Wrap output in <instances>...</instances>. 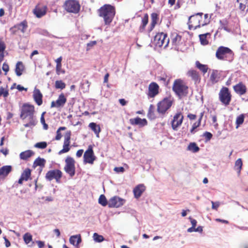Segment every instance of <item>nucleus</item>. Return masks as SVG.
<instances>
[{
    "instance_id": "obj_1",
    "label": "nucleus",
    "mask_w": 248,
    "mask_h": 248,
    "mask_svg": "<svg viewBox=\"0 0 248 248\" xmlns=\"http://www.w3.org/2000/svg\"><path fill=\"white\" fill-rule=\"evenodd\" d=\"M98 16L103 18L106 25H109L112 21L115 15V7L110 4H105L98 10Z\"/></svg>"
},
{
    "instance_id": "obj_2",
    "label": "nucleus",
    "mask_w": 248,
    "mask_h": 248,
    "mask_svg": "<svg viewBox=\"0 0 248 248\" xmlns=\"http://www.w3.org/2000/svg\"><path fill=\"white\" fill-rule=\"evenodd\" d=\"M234 53L229 47L223 46H219L217 50L216 56L220 60L232 62L233 59Z\"/></svg>"
},
{
    "instance_id": "obj_3",
    "label": "nucleus",
    "mask_w": 248,
    "mask_h": 248,
    "mask_svg": "<svg viewBox=\"0 0 248 248\" xmlns=\"http://www.w3.org/2000/svg\"><path fill=\"white\" fill-rule=\"evenodd\" d=\"M173 99L171 97H165L157 104V111L158 114L164 117L167 112L171 107Z\"/></svg>"
},
{
    "instance_id": "obj_4",
    "label": "nucleus",
    "mask_w": 248,
    "mask_h": 248,
    "mask_svg": "<svg viewBox=\"0 0 248 248\" xmlns=\"http://www.w3.org/2000/svg\"><path fill=\"white\" fill-rule=\"evenodd\" d=\"M172 90L180 97L186 96L188 93V87L184 85L180 79L175 80L173 85Z\"/></svg>"
},
{
    "instance_id": "obj_5",
    "label": "nucleus",
    "mask_w": 248,
    "mask_h": 248,
    "mask_svg": "<svg viewBox=\"0 0 248 248\" xmlns=\"http://www.w3.org/2000/svg\"><path fill=\"white\" fill-rule=\"evenodd\" d=\"M218 96L219 99L222 104L226 106L230 104L232 95L228 88L222 87L219 91Z\"/></svg>"
},
{
    "instance_id": "obj_6",
    "label": "nucleus",
    "mask_w": 248,
    "mask_h": 248,
    "mask_svg": "<svg viewBox=\"0 0 248 248\" xmlns=\"http://www.w3.org/2000/svg\"><path fill=\"white\" fill-rule=\"evenodd\" d=\"M154 43L156 46L166 47L169 43V39L167 38V34L163 32L158 33L154 37Z\"/></svg>"
},
{
    "instance_id": "obj_7",
    "label": "nucleus",
    "mask_w": 248,
    "mask_h": 248,
    "mask_svg": "<svg viewBox=\"0 0 248 248\" xmlns=\"http://www.w3.org/2000/svg\"><path fill=\"white\" fill-rule=\"evenodd\" d=\"M202 13H198L189 17L188 23L189 29H191L193 27L194 28V29H196L202 26L201 23L202 22Z\"/></svg>"
},
{
    "instance_id": "obj_8",
    "label": "nucleus",
    "mask_w": 248,
    "mask_h": 248,
    "mask_svg": "<svg viewBox=\"0 0 248 248\" xmlns=\"http://www.w3.org/2000/svg\"><path fill=\"white\" fill-rule=\"evenodd\" d=\"M34 111L33 106L24 104L21 108L20 118L25 120L28 117L34 115Z\"/></svg>"
},
{
    "instance_id": "obj_9",
    "label": "nucleus",
    "mask_w": 248,
    "mask_h": 248,
    "mask_svg": "<svg viewBox=\"0 0 248 248\" xmlns=\"http://www.w3.org/2000/svg\"><path fill=\"white\" fill-rule=\"evenodd\" d=\"M65 9L69 13H78L80 10V4L76 0H68L64 3Z\"/></svg>"
},
{
    "instance_id": "obj_10",
    "label": "nucleus",
    "mask_w": 248,
    "mask_h": 248,
    "mask_svg": "<svg viewBox=\"0 0 248 248\" xmlns=\"http://www.w3.org/2000/svg\"><path fill=\"white\" fill-rule=\"evenodd\" d=\"M65 162V165L64 168L65 171L71 177L74 176L75 174V161L74 159L70 156H67Z\"/></svg>"
},
{
    "instance_id": "obj_11",
    "label": "nucleus",
    "mask_w": 248,
    "mask_h": 248,
    "mask_svg": "<svg viewBox=\"0 0 248 248\" xmlns=\"http://www.w3.org/2000/svg\"><path fill=\"white\" fill-rule=\"evenodd\" d=\"M62 176V172L59 170H49L46 174L45 178L48 181H51L53 179H55L57 182H58Z\"/></svg>"
},
{
    "instance_id": "obj_12",
    "label": "nucleus",
    "mask_w": 248,
    "mask_h": 248,
    "mask_svg": "<svg viewBox=\"0 0 248 248\" xmlns=\"http://www.w3.org/2000/svg\"><path fill=\"white\" fill-rule=\"evenodd\" d=\"M184 116L181 112H178L175 114L171 121V126L173 130L176 131L178 128L182 124Z\"/></svg>"
},
{
    "instance_id": "obj_13",
    "label": "nucleus",
    "mask_w": 248,
    "mask_h": 248,
    "mask_svg": "<svg viewBox=\"0 0 248 248\" xmlns=\"http://www.w3.org/2000/svg\"><path fill=\"white\" fill-rule=\"evenodd\" d=\"M124 202L125 200L124 199L118 196H114L109 200L108 206L110 208H118L124 205Z\"/></svg>"
},
{
    "instance_id": "obj_14",
    "label": "nucleus",
    "mask_w": 248,
    "mask_h": 248,
    "mask_svg": "<svg viewBox=\"0 0 248 248\" xmlns=\"http://www.w3.org/2000/svg\"><path fill=\"white\" fill-rule=\"evenodd\" d=\"M66 98L63 93L59 95L58 98L56 101H52L51 103V108H60L62 107L66 102Z\"/></svg>"
},
{
    "instance_id": "obj_15",
    "label": "nucleus",
    "mask_w": 248,
    "mask_h": 248,
    "mask_svg": "<svg viewBox=\"0 0 248 248\" xmlns=\"http://www.w3.org/2000/svg\"><path fill=\"white\" fill-rule=\"evenodd\" d=\"M159 86L155 82H152L149 86L148 96L153 98L158 94Z\"/></svg>"
},
{
    "instance_id": "obj_16",
    "label": "nucleus",
    "mask_w": 248,
    "mask_h": 248,
    "mask_svg": "<svg viewBox=\"0 0 248 248\" xmlns=\"http://www.w3.org/2000/svg\"><path fill=\"white\" fill-rule=\"evenodd\" d=\"M84 162L85 163H90L93 164L95 159L93 155V152L92 148H89L84 153Z\"/></svg>"
},
{
    "instance_id": "obj_17",
    "label": "nucleus",
    "mask_w": 248,
    "mask_h": 248,
    "mask_svg": "<svg viewBox=\"0 0 248 248\" xmlns=\"http://www.w3.org/2000/svg\"><path fill=\"white\" fill-rule=\"evenodd\" d=\"M12 167L10 165L4 166L0 168V181L3 180L12 171Z\"/></svg>"
},
{
    "instance_id": "obj_18",
    "label": "nucleus",
    "mask_w": 248,
    "mask_h": 248,
    "mask_svg": "<svg viewBox=\"0 0 248 248\" xmlns=\"http://www.w3.org/2000/svg\"><path fill=\"white\" fill-rule=\"evenodd\" d=\"M129 122L133 125H139L140 127H143L147 124V121L145 119H141L137 117L134 119H130Z\"/></svg>"
},
{
    "instance_id": "obj_19",
    "label": "nucleus",
    "mask_w": 248,
    "mask_h": 248,
    "mask_svg": "<svg viewBox=\"0 0 248 248\" xmlns=\"http://www.w3.org/2000/svg\"><path fill=\"white\" fill-rule=\"evenodd\" d=\"M145 190V186L143 184H139L137 186L133 189L135 198L139 199Z\"/></svg>"
},
{
    "instance_id": "obj_20",
    "label": "nucleus",
    "mask_w": 248,
    "mask_h": 248,
    "mask_svg": "<svg viewBox=\"0 0 248 248\" xmlns=\"http://www.w3.org/2000/svg\"><path fill=\"white\" fill-rule=\"evenodd\" d=\"M27 27V22L24 21L20 24L15 25L13 27L10 29V31L14 33L16 31L15 29H17L20 30L23 33H24L26 31Z\"/></svg>"
},
{
    "instance_id": "obj_21",
    "label": "nucleus",
    "mask_w": 248,
    "mask_h": 248,
    "mask_svg": "<svg viewBox=\"0 0 248 248\" xmlns=\"http://www.w3.org/2000/svg\"><path fill=\"white\" fill-rule=\"evenodd\" d=\"M233 89L234 91L240 95H243L245 94L247 91L246 87L242 82H240L238 84L233 86Z\"/></svg>"
},
{
    "instance_id": "obj_22",
    "label": "nucleus",
    "mask_w": 248,
    "mask_h": 248,
    "mask_svg": "<svg viewBox=\"0 0 248 248\" xmlns=\"http://www.w3.org/2000/svg\"><path fill=\"white\" fill-rule=\"evenodd\" d=\"M33 98L36 104L38 106L42 104V94L38 89H35L33 92Z\"/></svg>"
},
{
    "instance_id": "obj_23",
    "label": "nucleus",
    "mask_w": 248,
    "mask_h": 248,
    "mask_svg": "<svg viewBox=\"0 0 248 248\" xmlns=\"http://www.w3.org/2000/svg\"><path fill=\"white\" fill-rule=\"evenodd\" d=\"M69 242L71 244L74 246L78 247L80 243L81 242L80 234H77L71 236L69 238Z\"/></svg>"
},
{
    "instance_id": "obj_24",
    "label": "nucleus",
    "mask_w": 248,
    "mask_h": 248,
    "mask_svg": "<svg viewBox=\"0 0 248 248\" xmlns=\"http://www.w3.org/2000/svg\"><path fill=\"white\" fill-rule=\"evenodd\" d=\"M27 119L28 120V122L24 124V126L25 127L32 128L35 126L38 123V121L35 115L29 117Z\"/></svg>"
},
{
    "instance_id": "obj_25",
    "label": "nucleus",
    "mask_w": 248,
    "mask_h": 248,
    "mask_svg": "<svg viewBox=\"0 0 248 248\" xmlns=\"http://www.w3.org/2000/svg\"><path fill=\"white\" fill-rule=\"evenodd\" d=\"M34 154V153L30 150H26L21 152L19 155V157L21 159L26 160Z\"/></svg>"
},
{
    "instance_id": "obj_26",
    "label": "nucleus",
    "mask_w": 248,
    "mask_h": 248,
    "mask_svg": "<svg viewBox=\"0 0 248 248\" xmlns=\"http://www.w3.org/2000/svg\"><path fill=\"white\" fill-rule=\"evenodd\" d=\"M24 70V66L21 62H18L16 65L15 72L16 75L19 77L22 74L23 71Z\"/></svg>"
},
{
    "instance_id": "obj_27",
    "label": "nucleus",
    "mask_w": 248,
    "mask_h": 248,
    "mask_svg": "<svg viewBox=\"0 0 248 248\" xmlns=\"http://www.w3.org/2000/svg\"><path fill=\"white\" fill-rule=\"evenodd\" d=\"M158 19V15L156 13H153L151 14V23L150 24V29L149 30V31H151L155 26L157 23V21Z\"/></svg>"
},
{
    "instance_id": "obj_28",
    "label": "nucleus",
    "mask_w": 248,
    "mask_h": 248,
    "mask_svg": "<svg viewBox=\"0 0 248 248\" xmlns=\"http://www.w3.org/2000/svg\"><path fill=\"white\" fill-rule=\"evenodd\" d=\"M89 127L94 132L96 136L99 137V134L101 131L100 126L96 123L92 122L89 124Z\"/></svg>"
},
{
    "instance_id": "obj_29",
    "label": "nucleus",
    "mask_w": 248,
    "mask_h": 248,
    "mask_svg": "<svg viewBox=\"0 0 248 248\" xmlns=\"http://www.w3.org/2000/svg\"><path fill=\"white\" fill-rule=\"evenodd\" d=\"M181 36L180 35L174 33L171 36V42L173 45L177 46L179 45L181 41Z\"/></svg>"
},
{
    "instance_id": "obj_30",
    "label": "nucleus",
    "mask_w": 248,
    "mask_h": 248,
    "mask_svg": "<svg viewBox=\"0 0 248 248\" xmlns=\"http://www.w3.org/2000/svg\"><path fill=\"white\" fill-rule=\"evenodd\" d=\"M46 161L45 159L42 158L40 157L37 158L33 162V167L35 168L37 166L41 167H44Z\"/></svg>"
},
{
    "instance_id": "obj_31",
    "label": "nucleus",
    "mask_w": 248,
    "mask_h": 248,
    "mask_svg": "<svg viewBox=\"0 0 248 248\" xmlns=\"http://www.w3.org/2000/svg\"><path fill=\"white\" fill-rule=\"evenodd\" d=\"M220 78L219 74L217 70H213L210 76V79L212 83H216Z\"/></svg>"
},
{
    "instance_id": "obj_32",
    "label": "nucleus",
    "mask_w": 248,
    "mask_h": 248,
    "mask_svg": "<svg viewBox=\"0 0 248 248\" xmlns=\"http://www.w3.org/2000/svg\"><path fill=\"white\" fill-rule=\"evenodd\" d=\"M33 13L38 18H40L46 15V11L45 9L36 7L33 10Z\"/></svg>"
},
{
    "instance_id": "obj_33",
    "label": "nucleus",
    "mask_w": 248,
    "mask_h": 248,
    "mask_svg": "<svg viewBox=\"0 0 248 248\" xmlns=\"http://www.w3.org/2000/svg\"><path fill=\"white\" fill-rule=\"evenodd\" d=\"M148 22V16L147 14H145L141 20V24L139 28V31L142 32L145 29L146 26Z\"/></svg>"
},
{
    "instance_id": "obj_34",
    "label": "nucleus",
    "mask_w": 248,
    "mask_h": 248,
    "mask_svg": "<svg viewBox=\"0 0 248 248\" xmlns=\"http://www.w3.org/2000/svg\"><path fill=\"white\" fill-rule=\"evenodd\" d=\"M187 75L190 77L193 80L197 81L199 79V76L198 72L195 70H190L187 72Z\"/></svg>"
},
{
    "instance_id": "obj_35",
    "label": "nucleus",
    "mask_w": 248,
    "mask_h": 248,
    "mask_svg": "<svg viewBox=\"0 0 248 248\" xmlns=\"http://www.w3.org/2000/svg\"><path fill=\"white\" fill-rule=\"evenodd\" d=\"M154 111H155L154 106L152 104L150 105L149 108L148 114H147V116H148V117L149 119L153 120V119H155L156 118V117L155 115Z\"/></svg>"
},
{
    "instance_id": "obj_36",
    "label": "nucleus",
    "mask_w": 248,
    "mask_h": 248,
    "mask_svg": "<svg viewBox=\"0 0 248 248\" xmlns=\"http://www.w3.org/2000/svg\"><path fill=\"white\" fill-rule=\"evenodd\" d=\"M187 150L193 153H197L200 150V148L197 146L196 143L191 142L187 146Z\"/></svg>"
},
{
    "instance_id": "obj_37",
    "label": "nucleus",
    "mask_w": 248,
    "mask_h": 248,
    "mask_svg": "<svg viewBox=\"0 0 248 248\" xmlns=\"http://www.w3.org/2000/svg\"><path fill=\"white\" fill-rule=\"evenodd\" d=\"M196 66L199 70L202 72L203 74H205L207 72L208 67L206 65L202 64L199 61H196Z\"/></svg>"
},
{
    "instance_id": "obj_38",
    "label": "nucleus",
    "mask_w": 248,
    "mask_h": 248,
    "mask_svg": "<svg viewBox=\"0 0 248 248\" xmlns=\"http://www.w3.org/2000/svg\"><path fill=\"white\" fill-rule=\"evenodd\" d=\"M202 116H203V113H201L200 117L198 121L195 122L193 124L192 128L190 130L191 133L194 134L195 133V129H196L198 127H199L200 125Z\"/></svg>"
},
{
    "instance_id": "obj_39",
    "label": "nucleus",
    "mask_w": 248,
    "mask_h": 248,
    "mask_svg": "<svg viewBox=\"0 0 248 248\" xmlns=\"http://www.w3.org/2000/svg\"><path fill=\"white\" fill-rule=\"evenodd\" d=\"M209 35L210 34L209 33L199 35V38L202 45H206L208 44V41L207 40L206 37L207 35Z\"/></svg>"
},
{
    "instance_id": "obj_40",
    "label": "nucleus",
    "mask_w": 248,
    "mask_h": 248,
    "mask_svg": "<svg viewBox=\"0 0 248 248\" xmlns=\"http://www.w3.org/2000/svg\"><path fill=\"white\" fill-rule=\"evenodd\" d=\"M31 172L29 169H25L21 174V176L24 179V181H28L31 176Z\"/></svg>"
},
{
    "instance_id": "obj_41",
    "label": "nucleus",
    "mask_w": 248,
    "mask_h": 248,
    "mask_svg": "<svg viewBox=\"0 0 248 248\" xmlns=\"http://www.w3.org/2000/svg\"><path fill=\"white\" fill-rule=\"evenodd\" d=\"M98 202L103 206H105L108 204V202L104 195L102 194L100 196L98 199Z\"/></svg>"
},
{
    "instance_id": "obj_42",
    "label": "nucleus",
    "mask_w": 248,
    "mask_h": 248,
    "mask_svg": "<svg viewBox=\"0 0 248 248\" xmlns=\"http://www.w3.org/2000/svg\"><path fill=\"white\" fill-rule=\"evenodd\" d=\"M66 84L62 80H56L55 83V87L56 89H60L62 90L65 88Z\"/></svg>"
},
{
    "instance_id": "obj_43",
    "label": "nucleus",
    "mask_w": 248,
    "mask_h": 248,
    "mask_svg": "<svg viewBox=\"0 0 248 248\" xmlns=\"http://www.w3.org/2000/svg\"><path fill=\"white\" fill-rule=\"evenodd\" d=\"M70 143L68 142H63V148L62 150H60L59 152V154L61 155L65 153L68 152L70 150Z\"/></svg>"
},
{
    "instance_id": "obj_44",
    "label": "nucleus",
    "mask_w": 248,
    "mask_h": 248,
    "mask_svg": "<svg viewBox=\"0 0 248 248\" xmlns=\"http://www.w3.org/2000/svg\"><path fill=\"white\" fill-rule=\"evenodd\" d=\"M244 114H241L239 116H238L236 118V128H237L240 125L242 124L244 121Z\"/></svg>"
},
{
    "instance_id": "obj_45",
    "label": "nucleus",
    "mask_w": 248,
    "mask_h": 248,
    "mask_svg": "<svg viewBox=\"0 0 248 248\" xmlns=\"http://www.w3.org/2000/svg\"><path fill=\"white\" fill-rule=\"evenodd\" d=\"M23 239L26 244H29L32 240V235L30 233H26L23 235Z\"/></svg>"
},
{
    "instance_id": "obj_46",
    "label": "nucleus",
    "mask_w": 248,
    "mask_h": 248,
    "mask_svg": "<svg viewBox=\"0 0 248 248\" xmlns=\"http://www.w3.org/2000/svg\"><path fill=\"white\" fill-rule=\"evenodd\" d=\"M219 23L220 24V27L221 29H223L229 32L231 31V30L227 27L228 22L226 20H220Z\"/></svg>"
},
{
    "instance_id": "obj_47",
    "label": "nucleus",
    "mask_w": 248,
    "mask_h": 248,
    "mask_svg": "<svg viewBox=\"0 0 248 248\" xmlns=\"http://www.w3.org/2000/svg\"><path fill=\"white\" fill-rule=\"evenodd\" d=\"M242 166V161L241 158L238 159L235 162V169L240 173Z\"/></svg>"
},
{
    "instance_id": "obj_48",
    "label": "nucleus",
    "mask_w": 248,
    "mask_h": 248,
    "mask_svg": "<svg viewBox=\"0 0 248 248\" xmlns=\"http://www.w3.org/2000/svg\"><path fill=\"white\" fill-rule=\"evenodd\" d=\"M66 129V127H64V126H61V127H60L58 130H57V132H56V136L55 137V140H60L62 137V134L61 133V130H64Z\"/></svg>"
},
{
    "instance_id": "obj_49",
    "label": "nucleus",
    "mask_w": 248,
    "mask_h": 248,
    "mask_svg": "<svg viewBox=\"0 0 248 248\" xmlns=\"http://www.w3.org/2000/svg\"><path fill=\"white\" fill-rule=\"evenodd\" d=\"M93 238L94 241L96 242H101L104 238L102 235H99L97 233H94L93 235Z\"/></svg>"
},
{
    "instance_id": "obj_50",
    "label": "nucleus",
    "mask_w": 248,
    "mask_h": 248,
    "mask_svg": "<svg viewBox=\"0 0 248 248\" xmlns=\"http://www.w3.org/2000/svg\"><path fill=\"white\" fill-rule=\"evenodd\" d=\"M47 146V143L46 141H42L36 143L34 145V147L39 149H45Z\"/></svg>"
},
{
    "instance_id": "obj_51",
    "label": "nucleus",
    "mask_w": 248,
    "mask_h": 248,
    "mask_svg": "<svg viewBox=\"0 0 248 248\" xmlns=\"http://www.w3.org/2000/svg\"><path fill=\"white\" fill-rule=\"evenodd\" d=\"M46 113V112H43L41 115L40 122L43 125V128L45 130H47L48 128V125L45 123V120L44 118V115Z\"/></svg>"
},
{
    "instance_id": "obj_52",
    "label": "nucleus",
    "mask_w": 248,
    "mask_h": 248,
    "mask_svg": "<svg viewBox=\"0 0 248 248\" xmlns=\"http://www.w3.org/2000/svg\"><path fill=\"white\" fill-rule=\"evenodd\" d=\"M71 132L70 130L67 131L64 135V142L70 143Z\"/></svg>"
},
{
    "instance_id": "obj_53",
    "label": "nucleus",
    "mask_w": 248,
    "mask_h": 248,
    "mask_svg": "<svg viewBox=\"0 0 248 248\" xmlns=\"http://www.w3.org/2000/svg\"><path fill=\"white\" fill-rule=\"evenodd\" d=\"M208 16H209L208 14H206L204 15V20L203 21V20L202 19V22L201 23L202 26L206 25L209 23L210 18H208Z\"/></svg>"
},
{
    "instance_id": "obj_54",
    "label": "nucleus",
    "mask_w": 248,
    "mask_h": 248,
    "mask_svg": "<svg viewBox=\"0 0 248 248\" xmlns=\"http://www.w3.org/2000/svg\"><path fill=\"white\" fill-rule=\"evenodd\" d=\"M9 95L8 91L7 90H5L4 88L2 87L0 88V97L3 95L4 97H6L8 96Z\"/></svg>"
},
{
    "instance_id": "obj_55",
    "label": "nucleus",
    "mask_w": 248,
    "mask_h": 248,
    "mask_svg": "<svg viewBox=\"0 0 248 248\" xmlns=\"http://www.w3.org/2000/svg\"><path fill=\"white\" fill-rule=\"evenodd\" d=\"M203 136L204 137L206 140L208 141L211 140L213 135L210 132L206 131L204 133Z\"/></svg>"
},
{
    "instance_id": "obj_56",
    "label": "nucleus",
    "mask_w": 248,
    "mask_h": 248,
    "mask_svg": "<svg viewBox=\"0 0 248 248\" xmlns=\"http://www.w3.org/2000/svg\"><path fill=\"white\" fill-rule=\"evenodd\" d=\"M211 203H212V208L213 209L217 210L219 206V202H214L212 201Z\"/></svg>"
},
{
    "instance_id": "obj_57",
    "label": "nucleus",
    "mask_w": 248,
    "mask_h": 248,
    "mask_svg": "<svg viewBox=\"0 0 248 248\" xmlns=\"http://www.w3.org/2000/svg\"><path fill=\"white\" fill-rule=\"evenodd\" d=\"M114 170L117 173L119 172H123L124 171V169L123 167H115L114 169Z\"/></svg>"
},
{
    "instance_id": "obj_58",
    "label": "nucleus",
    "mask_w": 248,
    "mask_h": 248,
    "mask_svg": "<svg viewBox=\"0 0 248 248\" xmlns=\"http://www.w3.org/2000/svg\"><path fill=\"white\" fill-rule=\"evenodd\" d=\"M239 9L242 11H244L246 8V4L244 2L240 1L239 2Z\"/></svg>"
},
{
    "instance_id": "obj_59",
    "label": "nucleus",
    "mask_w": 248,
    "mask_h": 248,
    "mask_svg": "<svg viewBox=\"0 0 248 248\" xmlns=\"http://www.w3.org/2000/svg\"><path fill=\"white\" fill-rule=\"evenodd\" d=\"M9 68L8 64L6 62H4L2 65V70L5 72V73H7L9 71ZM5 74H6V73H5Z\"/></svg>"
},
{
    "instance_id": "obj_60",
    "label": "nucleus",
    "mask_w": 248,
    "mask_h": 248,
    "mask_svg": "<svg viewBox=\"0 0 248 248\" xmlns=\"http://www.w3.org/2000/svg\"><path fill=\"white\" fill-rule=\"evenodd\" d=\"M189 219L190 220V222H191V223L192 224V227H196V225H197V221L196 219H193L191 217H189Z\"/></svg>"
},
{
    "instance_id": "obj_61",
    "label": "nucleus",
    "mask_w": 248,
    "mask_h": 248,
    "mask_svg": "<svg viewBox=\"0 0 248 248\" xmlns=\"http://www.w3.org/2000/svg\"><path fill=\"white\" fill-rule=\"evenodd\" d=\"M5 241V245L6 247L8 248L11 246V243L8 240V239L6 237V236H4L3 237Z\"/></svg>"
},
{
    "instance_id": "obj_62",
    "label": "nucleus",
    "mask_w": 248,
    "mask_h": 248,
    "mask_svg": "<svg viewBox=\"0 0 248 248\" xmlns=\"http://www.w3.org/2000/svg\"><path fill=\"white\" fill-rule=\"evenodd\" d=\"M83 153V150H82V149L79 150L77 151V152L76 153V156L78 157H80L82 156Z\"/></svg>"
},
{
    "instance_id": "obj_63",
    "label": "nucleus",
    "mask_w": 248,
    "mask_h": 248,
    "mask_svg": "<svg viewBox=\"0 0 248 248\" xmlns=\"http://www.w3.org/2000/svg\"><path fill=\"white\" fill-rule=\"evenodd\" d=\"M38 244V246L39 248H43L45 245L44 242L41 241H38L36 242Z\"/></svg>"
},
{
    "instance_id": "obj_64",
    "label": "nucleus",
    "mask_w": 248,
    "mask_h": 248,
    "mask_svg": "<svg viewBox=\"0 0 248 248\" xmlns=\"http://www.w3.org/2000/svg\"><path fill=\"white\" fill-rule=\"evenodd\" d=\"M187 117L190 120H195L196 118V115L193 114H188L187 115Z\"/></svg>"
}]
</instances>
